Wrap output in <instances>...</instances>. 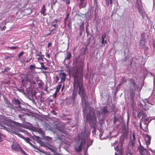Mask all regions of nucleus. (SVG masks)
<instances>
[{"mask_svg": "<svg viewBox=\"0 0 155 155\" xmlns=\"http://www.w3.org/2000/svg\"><path fill=\"white\" fill-rule=\"evenodd\" d=\"M83 67L82 66L78 67L74 74V79L72 93L71 97L74 101L77 95V93L80 96L83 102H86L87 97L86 92L83 83Z\"/></svg>", "mask_w": 155, "mask_h": 155, "instance_id": "obj_1", "label": "nucleus"}, {"mask_svg": "<svg viewBox=\"0 0 155 155\" xmlns=\"http://www.w3.org/2000/svg\"><path fill=\"white\" fill-rule=\"evenodd\" d=\"M87 120L88 121L91 127L93 128H94L97 123V118L95 115H91L88 114L86 116Z\"/></svg>", "mask_w": 155, "mask_h": 155, "instance_id": "obj_2", "label": "nucleus"}, {"mask_svg": "<svg viewBox=\"0 0 155 155\" xmlns=\"http://www.w3.org/2000/svg\"><path fill=\"white\" fill-rule=\"evenodd\" d=\"M87 120L88 121L91 127L93 128H94L97 123V118L95 115H91L88 114L86 116Z\"/></svg>", "mask_w": 155, "mask_h": 155, "instance_id": "obj_3", "label": "nucleus"}, {"mask_svg": "<svg viewBox=\"0 0 155 155\" xmlns=\"http://www.w3.org/2000/svg\"><path fill=\"white\" fill-rule=\"evenodd\" d=\"M12 149L16 152H19L24 155H26V153L20 147L19 144L16 143H13L12 145Z\"/></svg>", "mask_w": 155, "mask_h": 155, "instance_id": "obj_4", "label": "nucleus"}, {"mask_svg": "<svg viewBox=\"0 0 155 155\" xmlns=\"http://www.w3.org/2000/svg\"><path fill=\"white\" fill-rule=\"evenodd\" d=\"M29 82V86L26 89V92L28 94L31 93L33 89L36 88L37 87V84L35 81L33 80Z\"/></svg>", "mask_w": 155, "mask_h": 155, "instance_id": "obj_5", "label": "nucleus"}, {"mask_svg": "<svg viewBox=\"0 0 155 155\" xmlns=\"http://www.w3.org/2000/svg\"><path fill=\"white\" fill-rule=\"evenodd\" d=\"M33 81V76L30 74H28L25 76L23 79H21V82L24 86H26L27 82H30Z\"/></svg>", "mask_w": 155, "mask_h": 155, "instance_id": "obj_6", "label": "nucleus"}, {"mask_svg": "<svg viewBox=\"0 0 155 155\" xmlns=\"http://www.w3.org/2000/svg\"><path fill=\"white\" fill-rule=\"evenodd\" d=\"M12 104L15 106V107L19 111H21L24 110V108L21 107V103L20 101L19 100L17 99H13L12 100Z\"/></svg>", "mask_w": 155, "mask_h": 155, "instance_id": "obj_7", "label": "nucleus"}, {"mask_svg": "<svg viewBox=\"0 0 155 155\" xmlns=\"http://www.w3.org/2000/svg\"><path fill=\"white\" fill-rule=\"evenodd\" d=\"M36 58L37 59L38 61L39 62V63L41 64V66L40 67H36V68L38 69H41V70H47L49 69L48 67H45L44 64V63L43 62H40L39 61L41 60L42 61H44L43 58L40 56H39L38 57H36Z\"/></svg>", "mask_w": 155, "mask_h": 155, "instance_id": "obj_8", "label": "nucleus"}, {"mask_svg": "<svg viewBox=\"0 0 155 155\" xmlns=\"http://www.w3.org/2000/svg\"><path fill=\"white\" fill-rule=\"evenodd\" d=\"M131 98L130 99V106L131 108L134 110L135 108L136 104L134 102V97L135 96V92L134 91L130 93Z\"/></svg>", "mask_w": 155, "mask_h": 155, "instance_id": "obj_9", "label": "nucleus"}, {"mask_svg": "<svg viewBox=\"0 0 155 155\" xmlns=\"http://www.w3.org/2000/svg\"><path fill=\"white\" fill-rule=\"evenodd\" d=\"M138 150L141 155H150V153L144 148L143 146H139Z\"/></svg>", "mask_w": 155, "mask_h": 155, "instance_id": "obj_10", "label": "nucleus"}, {"mask_svg": "<svg viewBox=\"0 0 155 155\" xmlns=\"http://www.w3.org/2000/svg\"><path fill=\"white\" fill-rule=\"evenodd\" d=\"M11 132L12 133L14 134L18 135V136L21 137L23 138L25 140V141L27 143H28L30 140H31L28 137H27L26 138H23V137H24L23 136V135L20 134V133H18L15 129H14V130H11Z\"/></svg>", "mask_w": 155, "mask_h": 155, "instance_id": "obj_11", "label": "nucleus"}, {"mask_svg": "<svg viewBox=\"0 0 155 155\" xmlns=\"http://www.w3.org/2000/svg\"><path fill=\"white\" fill-rule=\"evenodd\" d=\"M59 21H60V20L56 19L53 21L52 23L53 24L54 23V24H53L52 26L50 28L49 31L50 32H52L54 30H55L56 29V27L57 25V23Z\"/></svg>", "mask_w": 155, "mask_h": 155, "instance_id": "obj_12", "label": "nucleus"}, {"mask_svg": "<svg viewBox=\"0 0 155 155\" xmlns=\"http://www.w3.org/2000/svg\"><path fill=\"white\" fill-rule=\"evenodd\" d=\"M63 71V70H61L59 75L61 79V82H64L66 80L67 74Z\"/></svg>", "mask_w": 155, "mask_h": 155, "instance_id": "obj_13", "label": "nucleus"}, {"mask_svg": "<svg viewBox=\"0 0 155 155\" xmlns=\"http://www.w3.org/2000/svg\"><path fill=\"white\" fill-rule=\"evenodd\" d=\"M114 149L117 152H118L120 154H122L123 151L122 145L116 146V147H114Z\"/></svg>", "mask_w": 155, "mask_h": 155, "instance_id": "obj_14", "label": "nucleus"}, {"mask_svg": "<svg viewBox=\"0 0 155 155\" xmlns=\"http://www.w3.org/2000/svg\"><path fill=\"white\" fill-rule=\"evenodd\" d=\"M127 81L125 77H122L120 80V83L118 84V86H120L122 84L126 83Z\"/></svg>", "mask_w": 155, "mask_h": 155, "instance_id": "obj_15", "label": "nucleus"}, {"mask_svg": "<svg viewBox=\"0 0 155 155\" xmlns=\"http://www.w3.org/2000/svg\"><path fill=\"white\" fill-rule=\"evenodd\" d=\"M128 81L130 84V85H132L133 87H135L136 86V83L135 80L133 78H129L128 79Z\"/></svg>", "mask_w": 155, "mask_h": 155, "instance_id": "obj_16", "label": "nucleus"}, {"mask_svg": "<svg viewBox=\"0 0 155 155\" xmlns=\"http://www.w3.org/2000/svg\"><path fill=\"white\" fill-rule=\"evenodd\" d=\"M39 79V77H37V78L36 79V81L37 82H38V87L39 88H40L43 85L44 83L41 81Z\"/></svg>", "mask_w": 155, "mask_h": 155, "instance_id": "obj_17", "label": "nucleus"}, {"mask_svg": "<svg viewBox=\"0 0 155 155\" xmlns=\"http://www.w3.org/2000/svg\"><path fill=\"white\" fill-rule=\"evenodd\" d=\"M6 106L10 109H14L15 106L12 105L9 101H7L6 102Z\"/></svg>", "mask_w": 155, "mask_h": 155, "instance_id": "obj_18", "label": "nucleus"}, {"mask_svg": "<svg viewBox=\"0 0 155 155\" xmlns=\"http://www.w3.org/2000/svg\"><path fill=\"white\" fill-rule=\"evenodd\" d=\"M46 10L45 5H43L41 8L40 12L41 14H42L44 16L46 15V14L45 13V12L46 11Z\"/></svg>", "mask_w": 155, "mask_h": 155, "instance_id": "obj_19", "label": "nucleus"}, {"mask_svg": "<svg viewBox=\"0 0 155 155\" xmlns=\"http://www.w3.org/2000/svg\"><path fill=\"white\" fill-rule=\"evenodd\" d=\"M146 138L147 139H146V143L147 145H149L150 144V140L151 139V137L148 134L146 135Z\"/></svg>", "mask_w": 155, "mask_h": 155, "instance_id": "obj_20", "label": "nucleus"}, {"mask_svg": "<svg viewBox=\"0 0 155 155\" xmlns=\"http://www.w3.org/2000/svg\"><path fill=\"white\" fill-rule=\"evenodd\" d=\"M102 112L104 115L107 114L108 113L109 111L107 109V107L106 106H104L103 108L102 109Z\"/></svg>", "mask_w": 155, "mask_h": 155, "instance_id": "obj_21", "label": "nucleus"}, {"mask_svg": "<svg viewBox=\"0 0 155 155\" xmlns=\"http://www.w3.org/2000/svg\"><path fill=\"white\" fill-rule=\"evenodd\" d=\"M106 37V35L105 34L101 36V43L102 44H107V42L106 40H104V39Z\"/></svg>", "mask_w": 155, "mask_h": 155, "instance_id": "obj_22", "label": "nucleus"}, {"mask_svg": "<svg viewBox=\"0 0 155 155\" xmlns=\"http://www.w3.org/2000/svg\"><path fill=\"white\" fill-rule=\"evenodd\" d=\"M71 57V53L69 52H68L65 58V60H70Z\"/></svg>", "mask_w": 155, "mask_h": 155, "instance_id": "obj_23", "label": "nucleus"}, {"mask_svg": "<svg viewBox=\"0 0 155 155\" xmlns=\"http://www.w3.org/2000/svg\"><path fill=\"white\" fill-rule=\"evenodd\" d=\"M82 147L81 145H80L79 146L75 147L76 151L78 152H81L82 150Z\"/></svg>", "mask_w": 155, "mask_h": 155, "instance_id": "obj_24", "label": "nucleus"}, {"mask_svg": "<svg viewBox=\"0 0 155 155\" xmlns=\"http://www.w3.org/2000/svg\"><path fill=\"white\" fill-rule=\"evenodd\" d=\"M144 124L145 125V127H144V128L142 129L144 131L147 132L148 131V125L145 123H144Z\"/></svg>", "mask_w": 155, "mask_h": 155, "instance_id": "obj_25", "label": "nucleus"}, {"mask_svg": "<svg viewBox=\"0 0 155 155\" xmlns=\"http://www.w3.org/2000/svg\"><path fill=\"white\" fill-rule=\"evenodd\" d=\"M35 64L33 65H30L29 68L30 70L31 71H34L35 70Z\"/></svg>", "mask_w": 155, "mask_h": 155, "instance_id": "obj_26", "label": "nucleus"}, {"mask_svg": "<svg viewBox=\"0 0 155 155\" xmlns=\"http://www.w3.org/2000/svg\"><path fill=\"white\" fill-rule=\"evenodd\" d=\"M135 142L131 141L129 143V145L130 147L133 148V147H134Z\"/></svg>", "mask_w": 155, "mask_h": 155, "instance_id": "obj_27", "label": "nucleus"}, {"mask_svg": "<svg viewBox=\"0 0 155 155\" xmlns=\"http://www.w3.org/2000/svg\"><path fill=\"white\" fill-rule=\"evenodd\" d=\"M25 12L27 15H28L31 12V10L30 8H27L26 10H24Z\"/></svg>", "mask_w": 155, "mask_h": 155, "instance_id": "obj_28", "label": "nucleus"}, {"mask_svg": "<svg viewBox=\"0 0 155 155\" xmlns=\"http://www.w3.org/2000/svg\"><path fill=\"white\" fill-rule=\"evenodd\" d=\"M139 45V46L141 48L143 47V46H145V45L144 41L143 40L140 41Z\"/></svg>", "mask_w": 155, "mask_h": 155, "instance_id": "obj_29", "label": "nucleus"}, {"mask_svg": "<svg viewBox=\"0 0 155 155\" xmlns=\"http://www.w3.org/2000/svg\"><path fill=\"white\" fill-rule=\"evenodd\" d=\"M40 56L42 58H43V59L44 58L45 59V60L46 61V62L47 63V65L49 66H50V65H49L50 63H49V61L47 59L44 58V55H43L41 54Z\"/></svg>", "mask_w": 155, "mask_h": 155, "instance_id": "obj_30", "label": "nucleus"}, {"mask_svg": "<svg viewBox=\"0 0 155 155\" xmlns=\"http://www.w3.org/2000/svg\"><path fill=\"white\" fill-rule=\"evenodd\" d=\"M61 84H58L56 88L55 92H58L61 88Z\"/></svg>", "mask_w": 155, "mask_h": 155, "instance_id": "obj_31", "label": "nucleus"}, {"mask_svg": "<svg viewBox=\"0 0 155 155\" xmlns=\"http://www.w3.org/2000/svg\"><path fill=\"white\" fill-rule=\"evenodd\" d=\"M55 80H54V82L55 84H57L59 80V77L57 76H56L55 77Z\"/></svg>", "mask_w": 155, "mask_h": 155, "instance_id": "obj_32", "label": "nucleus"}, {"mask_svg": "<svg viewBox=\"0 0 155 155\" xmlns=\"http://www.w3.org/2000/svg\"><path fill=\"white\" fill-rule=\"evenodd\" d=\"M18 48H19L18 47V46H14V47H8V49H10V50H11L16 49Z\"/></svg>", "mask_w": 155, "mask_h": 155, "instance_id": "obj_33", "label": "nucleus"}, {"mask_svg": "<svg viewBox=\"0 0 155 155\" xmlns=\"http://www.w3.org/2000/svg\"><path fill=\"white\" fill-rule=\"evenodd\" d=\"M63 2H65L66 5H69L70 4V0H62Z\"/></svg>", "mask_w": 155, "mask_h": 155, "instance_id": "obj_34", "label": "nucleus"}, {"mask_svg": "<svg viewBox=\"0 0 155 155\" xmlns=\"http://www.w3.org/2000/svg\"><path fill=\"white\" fill-rule=\"evenodd\" d=\"M133 139L132 141L136 142V138L135 137V134L134 132L132 133Z\"/></svg>", "mask_w": 155, "mask_h": 155, "instance_id": "obj_35", "label": "nucleus"}, {"mask_svg": "<svg viewBox=\"0 0 155 155\" xmlns=\"http://www.w3.org/2000/svg\"><path fill=\"white\" fill-rule=\"evenodd\" d=\"M85 143L86 141L85 140H82L81 142L80 145H81V146L82 147L83 146L84 144Z\"/></svg>", "mask_w": 155, "mask_h": 155, "instance_id": "obj_36", "label": "nucleus"}, {"mask_svg": "<svg viewBox=\"0 0 155 155\" xmlns=\"http://www.w3.org/2000/svg\"><path fill=\"white\" fill-rule=\"evenodd\" d=\"M28 143L32 147H33L35 149H37L36 148V147L35 146L33 145L31 143L30 141Z\"/></svg>", "mask_w": 155, "mask_h": 155, "instance_id": "obj_37", "label": "nucleus"}, {"mask_svg": "<svg viewBox=\"0 0 155 155\" xmlns=\"http://www.w3.org/2000/svg\"><path fill=\"white\" fill-rule=\"evenodd\" d=\"M24 53V52L23 51H22L21 52L18 54V58H20L23 55V54Z\"/></svg>", "mask_w": 155, "mask_h": 155, "instance_id": "obj_38", "label": "nucleus"}, {"mask_svg": "<svg viewBox=\"0 0 155 155\" xmlns=\"http://www.w3.org/2000/svg\"><path fill=\"white\" fill-rule=\"evenodd\" d=\"M142 114H143V113L141 112H140L137 115L138 117L140 118Z\"/></svg>", "mask_w": 155, "mask_h": 155, "instance_id": "obj_39", "label": "nucleus"}, {"mask_svg": "<svg viewBox=\"0 0 155 155\" xmlns=\"http://www.w3.org/2000/svg\"><path fill=\"white\" fill-rule=\"evenodd\" d=\"M80 0V2L79 3V5L80 6H81L83 5L84 2V1L83 0Z\"/></svg>", "mask_w": 155, "mask_h": 155, "instance_id": "obj_40", "label": "nucleus"}, {"mask_svg": "<svg viewBox=\"0 0 155 155\" xmlns=\"http://www.w3.org/2000/svg\"><path fill=\"white\" fill-rule=\"evenodd\" d=\"M69 15V13H68L67 14V15H66V17H65V19H64V22L65 23L67 20V19L68 18Z\"/></svg>", "mask_w": 155, "mask_h": 155, "instance_id": "obj_41", "label": "nucleus"}, {"mask_svg": "<svg viewBox=\"0 0 155 155\" xmlns=\"http://www.w3.org/2000/svg\"><path fill=\"white\" fill-rule=\"evenodd\" d=\"M35 54V56L36 57H38H38L40 56L41 55V54H39L38 52L37 51H36Z\"/></svg>", "mask_w": 155, "mask_h": 155, "instance_id": "obj_42", "label": "nucleus"}, {"mask_svg": "<svg viewBox=\"0 0 155 155\" xmlns=\"http://www.w3.org/2000/svg\"><path fill=\"white\" fill-rule=\"evenodd\" d=\"M45 138L46 140H48L49 142H50L51 140H52V138L49 137H47Z\"/></svg>", "mask_w": 155, "mask_h": 155, "instance_id": "obj_43", "label": "nucleus"}, {"mask_svg": "<svg viewBox=\"0 0 155 155\" xmlns=\"http://www.w3.org/2000/svg\"><path fill=\"white\" fill-rule=\"evenodd\" d=\"M117 119H116V116L115 115L114 116V124H115L116 123L117 121Z\"/></svg>", "mask_w": 155, "mask_h": 155, "instance_id": "obj_44", "label": "nucleus"}, {"mask_svg": "<svg viewBox=\"0 0 155 155\" xmlns=\"http://www.w3.org/2000/svg\"><path fill=\"white\" fill-rule=\"evenodd\" d=\"M57 92L55 91V93L53 94L52 97L54 98H55L56 97Z\"/></svg>", "mask_w": 155, "mask_h": 155, "instance_id": "obj_45", "label": "nucleus"}, {"mask_svg": "<svg viewBox=\"0 0 155 155\" xmlns=\"http://www.w3.org/2000/svg\"><path fill=\"white\" fill-rule=\"evenodd\" d=\"M7 125L8 126H9L11 127V128H15V126L13 125H12V124H7Z\"/></svg>", "mask_w": 155, "mask_h": 155, "instance_id": "obj_46", "label": "nucleus"}, {"mask_svg": "<svg viewBox=\"0 0 155 155\" xmlns=\"http://www.w3.org/2000/svg\"><path fill=\"white\" fill-rule=\"evenodd\" d=\"M126 155H133V154L131 152V150H130V152L129 153H127L126 154Z\"/></svg>", "mask_w": 155, "mask_h": 155, "instance_id": "obj_47", "label": "nucleus"}, {"mask_svg": "<svg viewBox=\"0 0 155 155\" xmlns=\"http://www.w3.org/2000/svg\"><path fill=\"white\" fill-rule=\"evenodd\" d=\"M80 27L81 28H82L83 30H84V25L83 24V23H82V24L80 26Z\"/></svg>", "mask_w": 155, "mask_h": 155, "instance_id": "obj_48", "label": "nucleus"}, {"mask_svg": "<svg viewBox=\"0 0 155 155\" xmlns=\"http://www.w3.org/2000/svg\"><path fill=\"white\" fill-rule=\"evenodd\" d=\"M46 56L48 58H50V55L48 53H46L45 54Z\"/></svg>", "mask_w": 155, "mask_h": 155, "instance_id": "obj_49", "label": "nucleus"}, {"mask_svg": "<svg viewBox=\"0 0 155 155\" xmlns=\"http://www.w3.org/2000/svg\"><path fill=\"white\" fill-rule=\"evenodd\" d=\"M51 112L52 113V114L55 115H56L57 114V113L54 111V110H53L51 111Z\"/></svg>", "mask_w": 155, "mask_h": 155, "instance_id": "obj_50", "label": "nucleus"}, {"mask_svg": "<svg viewBox=\"0 0 155 155\" xmlns=\"http://www.w3.org/2000/svg\"><path fill=\"white\" fill-rule=\"evenodd\" d=\"M6 27L5 26H4L1 29L2 31L6 29Z\"/></svg>", "mask_w": 155, "mask_h": 155, "instance_id": "obj_51", "label": "nucleus"}, {"mask_svg": "<svg viewBox=\"0 0 155 155\" xmlns=\"http://www.w3.org/2000/svg\"><path fill=\"white\" fill-rule=\"evenodd\" d=\"M7 69L5 68V69H4L3 70V71H2V72L3 73H5V72H7Z\"/></svg>", "mask_w": 155, "mask_h": 155, "instance_id": "obj_52", "label": "nucleus"}, {"mask_svg": "<svg viewBox=\"0 0 155 155\" xmlns=\"http://www.w3.org/2000/svg\"><path fill=\"white\" fill-rule=\"evenodd\" d=\"M139 127H140V129H143L142 127V123L141 122H140V125H139Z\"/></svg>", "mask_w": 155, "mask_h": 155, "instance_id": "obj_53", "label": "nucleus"}, {"mask_svg": "<svg viewBox=\"0 0 155 155\" xmlns=\"http://www.w3.org/2000/svg\"><path fill=\"white\" fill-rule=\"evenodd\" d=\"M51 43H48V47H49L50 46H51Z\"/></svg>", "mask_w": 155, "mask_h": 155, "instance_id": "obj_54", "label": "nucleus"}, {"mask_svg": "<svg viewBox=\"0 0 155 155\" xmlns=\"http://www.w3.org/2000/svg\"><path fill=\"white\" fill-rule=\"evenodd\" d=\"M1 136V134H0V142L2 141L3 140Z\"/></svg>", "mask_w": 155, "mask_h": 155, "instance_id": "obj_55", "label": "nucleus"}, {"mask_svg": "<svg viewBox=\"0 0 155 155\" xmlns=\"http://www.w3.org/2000/svg\"><path fill=\"white\" fill-rule=\"evenodd\" d=\"M110 5H111V6H112V4H113V0H110Z\"/></svg>", "mask_w": 155, "mask_h": 155, "instance_id": "obj_56", "label": "nucleus"}, {"mask_svg": "<svg viewBox=\"0 0 155 155\" xmlns=\"http://www.w3.org/2000/svg\"><path fill=\"white\" fill-rule=\"evenodd\" d=\"M94 129L92 131V133H95L96 131V130L95 128V127H94Z\"/></svg>", "mask_w": 155, "mask_h": 155, "instance_id": "obj_57", "label": "nucleus"}, {"mask_svg": "<svg viewBox=\"0 0 155 155\" xmlns=\"http://www.w3.org/2000/svg\"><path fill=\"white\" fill-rule=\"evenodd\" d=\"M97 1L98 0H94V2L97 4Z\"/></svg>", "mask_w": 155, "mask_h": 155, "instance_id": "obj_58", "label": "nucleus"}, {"mask_svg": "<svg viewBox=\"0 0 155 155\" xmlns=\"http://www.w3.org/2000/svg\"><path fill=\"white\" fill-rule=\"evenodd\" d=\"M122 130H123V129L124 128L125 130H126V128L125 126H123L122 127Z\"/></svg>", "mask_w": 155, "mask_h": 155, "instance_id": "obj_59", "label": "nucleus"}, {"mask_svg": "<svg viewBox=\"0 0 155 155\" xmlns=\"http://www.w3.org/2000/svg\"><path fill=\"white\" fill-rule=\"evenodd\" d=\"M138 141H139V144H140V145L139 146H142L141 144V143H140V140L139 139V140H138Z\"/></svg>", "mask_w": 155, "mask_h": 155, "instance_id": "obj_60", "label": "nucleus"}, {"mask_svg": "<svg viewBox=\"0 0 155 155\" xmlns=\"http://www.w3.org/2000/svg\"><path fill=\"white\" fill-rule=\"evenodd\" d=\"M130 150H131L130 149L128 148L127 151V153H129V152H130Z\"/></svg>", "mask_w": 155, "mask_h": 155, "instance_id": "obj_61", "label": "nucleus"}, {"mask_svg": "<svg viewBox=\"0 0 155 155\" xmlns=\"http://www.w3.org/2000/svg\"><path fill=\"white\" fill-rule=\"evenodd\" d=\"M106 5L107 6H109V2H107L106 4Z\"/></svg>", "mask_w": 155, "mask_h": 155, "instance_id": "obj_62", "label": "nucleus"}, {"mask_svg": "<svg viewBox=\"0 0 155 155\" xmlns=\"http://www.w3.org/2000/svg\"><path fill=\"white\" fill-rule=\"evenodd\" d=\"M21 117V115H18V117H19L20 118Z\"/></svg>", "mask_w": 155, "mask_h": 155, "instance_id": "obj_63", "label": "nucleus"}, {"mask_svg": "<svg viewBox=\"0 0 155 155\" xmlns=\"http://www.w3.org/2000/svg\"><path fill=\"white\" fill-rule=\"evenodd\" d=\"M115 144H116V142H115V143H113V146L115 145Z\"/></svg>", "mask_w": 155, "mask_h": 155, "instance_id": "obj_64", "label": "nucleus"}]
</instances>
